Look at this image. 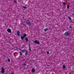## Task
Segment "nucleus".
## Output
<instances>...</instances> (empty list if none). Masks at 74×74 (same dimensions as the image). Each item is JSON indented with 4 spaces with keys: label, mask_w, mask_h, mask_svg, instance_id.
<instances>
[{
    "label": "nucleus",
    "mask_w": 74,
    "mask_h": 74,
    "mask_svg": "<svg viewBox=\"0 0 74 74\" xmlns=\"http://www.w3.org/2000/svg\"><path fill=\"white\" fill-rule=\"evenodd\" d=\"M34 42L36 44H37L38 45H39V44H40V42H39V41H37V40H35L34 41Z\"/></svg>",
    "instance_id": "obj_1"
},
{
    "label": "nucleus",
    "mask_w": 74,
    "mask_h": 74,
    "mask_svg": "<svg viewBox=\"0 0 74 74\" xmlns=\"http://www.w3.org/2000/svg\"><path fill=\"white\" fill-rule=\"evenodd\" d=\"M5 70V69L4 68H2L1 69V72L2 73H4V72H5V71L4 70Z\"/></svg>",
    "instance_id": "obj_2"
},
{
    "label": "nucleus",
    "mask_w": 74,
    "mask_h": 74,
    "mask_svg": "<svg viewBox=\"0 0 74 74\" xmlns=\"http://www.w3.org/2000/svg\"><path fill=\"white\" fill-rule=\"evenodd\" d=\"M21 51H22V52H23V53H25V52H26V50L25 49H23V50H22V49H21Z\"/></svg>",
    "instance_id": "obj_3"
},
{
    "label": "nucleus",
    "mask_w": 74,
    "mask_h": 74,
    "mask_svg": "<svg viewBox=\"0 0 74 74\" xmlns=\"http://www.w3.org/2000/svg\"><path fill=\"white\" fill-rule=\"evenodd\" d=\"M7 31L8 32V33H11V30L10 29H7Z\"/></svg>",
    "instance_id": "obj_4"
},
{
    "label": "nucleus",
    "mask_w": 74,
    "mask_h": 74,
    "mask_svg": "<svg viewBox=\"0 0 74 74\" xmlns=\"http://www.w3.org/2000/svg\"><path fill=\"white\" fill-rule=\"evenodd\" d=\"M17 34L18 36H20V32H19V31H17Z\"/></svg>",
    "instance_id": "obj_5"
},
{
    "label": "nucleus",
    "mask_w": 74,
    "mask_h": 74,
    "mask_svg": "<svg viewBox=\"0 0 74 74\" xmlns=\"http://www.w3.org/2000/svg\"><path fill=\"white\" fill-rule=\"evenodd\" d=\"M69 32H66L65 33V35H66V36H69Z\"/></svg>",
    "instance_id": "obj_6"
},
{
    "label": "nucleus",
    "mask_w": 74,
    "mask_h": 74,
    "mask_svg": "<svg viewBox=\"0 0 74 74\" xmlns=\"http://www.w3.org/2000/svg\"><path fill=\"white\" fill-rule=\"evenodd\" d=\"M27 25H31V22H27Z\"/></svg>",
    "instance_id": "obj_7"
},
{
    "label": "nucleus",
    "mask_w": 74,
    "mask_h": 74,
    "mask_svg": "<svg viewBox=\"0 0 74 74\" xmlns=\"http://www.w3.org/2000/svg\"><path fill=\"white\" fill-rule=\"evenodd\" d=\"M32 73H34L35 72V69H33L32 70Z\"/></svg>",
    "instance_id": "obj_8"
},
{
    "label": "nucleus",
    "mask_w": 74,
    "mask_h": 74,
    "mask_svg": "<svg viewBox=\"0 0 74 74\" xmlns=\"http://www.w3.org/2000/svg\"><path fill=\"white\" fill-rule=\"evenodd\" d=\"M25 53V56H26V55L28 53V51H27V50L26 51Z\"/></svg>",
    "instance_id": "obj_9"
},
{
    "label": "nucleus",
    "mask_w": 74,
    "mask_h": 74,
    "mask_svg": "<svg viewBox=\"0 0 74 74\" xmlns=\"http://www.w3.org/2000/svg\"><path fill=\"white\" fill-rule=\"evenodd\" d=\"M25 40H26V41H27V42H28V41H29V39H28L27 38H25Z\"/></svg>",
    "instance_id": "obj_10"
},
{
    "label": "nucleus",
    "mask_w": 74,
    "mask_h": 74,
    "mask_svg": "<svg viewBox=\"0 0 74 74\" xmlns=\"http://www.w3.org/2000/svg\"><path fill=\"white\" fill-rule=\"evenodd\" d=\"M62 67L64 69H65V68H66V66H65L64 65H63Z\"/></svg>",
    "instance_id": "obj_11"
},
{
    "label": "nucleus",
    "mask_w": 74,
    "mask_h": 74,
    "mask_svg": "<svg viewBox=\"0 0 74 74\" xmlns=\"http://www.w3.org/2000/svg\"><path fill=\"white\" fill-rule=\"evenodd\" d=\"M48 30V29L46 28L45 29H44V31H45V32H47V31Z\"/></svg>",
    "instance_id": "obj_12"
},
{
    "label": "nucleus",
    "mask_w": 74,
    "mask_h": 74,
    "mask_svg": "<svg viewBox=\"0 0 74 74\" xmlns=\"http://www.w3.org/2000/svg\"><path fill=\"white\" fill-rule=\"evenodd\" d=\"M27 36V35L26 34H24L23 36V37H26Z\"/></svg>",
    "instance_id": "obj_13"
},
{
    "label": "nucleus",
    "mask_w": 74,
    "mask_h": 74,
    "mask_svg": "<svg viewBox=\"0 0 74 74\" xmlns=\"http://www.w3.org/2000/svg\"><path fill=\"white\" fill-rule=\"evenodd\" d=\"M21 40H23V39H24V37L23 36H21Z\"/></svg>",
    "instance_id": "obj_14"
},
{
    "label": "nucleus",
    "mask_w": 74,
    "mask_h": 74,
    "mask_svg": "<svg viewBox=\"0 0 74 74\" xmlns=\"http://www.w3.org/2000/svg\"><path fill=\"white\" fill-rule=\"evenodd\" d=\"M68 17L69 20H71V18L69 16H68Z\"/></svg>",
    "instance_id": "obj_15"
},
{
    "label": "nucleus",
    "mask_w": 74,
    "mask_h": 74,
    "mask_svg": "<svg viewBox=\"0 0 74 74\" xmlns=\"http://www.w3.org/2000/svg\"><path fill=\"white\" fill-rule=\"evenodd\" d=\"M23 8H25V9H26V8H27L25 6H23Z\"/></svg>",
    "instance_id": "obj_16"
},
{
    "label": "nucleus",
    "mask_w": 74,
    "mask_h": 74,
    "mask_svg": "<svg viewBox=\"0 0 74 74\" xmlns=\"http://www.w3.org/2000/svg\"><path fill=\"white\" fill-rule=\"evenodd\" d=\"M20 55L21 56H22V53L21 52H20Z\"/></svg>",
    "instance_id": "obj_17"
},
{
    "label": "nucleus",
    "mask_w": 74,
    "mask_h": 74,
    "mask_svg": "<svg viewBox=\"0 0 74 74\" xmlns=\"http://www.w3.org/2000/svg\"><path fill=\"white\" fill-rule=\"evenodd\" d=\"M67 8L68 9H69V5H68L67 6Z\"/></svg>",
    "instance_id": "obj_18"
},
{
    "label": "nucleus",
    "mask_w": 74,
    "mask_h": 74,
    "mask_svg": "<svg viewBox=\"0 0 74 74\" xmlns=\"http://www.w3.org/2000/svg\"><path fill=\"white\" fill-rule=\"evenodd\" d=\"M14 2H15V3H17V2H16V1H14Z\"/></svg>",
    "instance_id": "obj_19"
},
{
    "label": "nucleus",
    "mask_w": 74,
    "mask_h": 74,
    "mask_svg": "<svg viewBox=\"0 0 74 74\" xmlns=\"http://www.w3.org/2000/svg\"><path fill=\"white\" fill-rule=\"evenodd\" d=\"M8 62H10V61H10V59H8Z\"/></svg>",
    "instance_id": "obj_20"
},
{
    "label": "nucleus",
    "mask_w": 74,
    "mask_h": 74,
    "mask_svg": "<svg viewBox=\"0 0 74 74\" xmlns=\"http://www.w3.org/2000/svg\"><path fill=\"white\" fill-rule=\"evenodd\" d=\"M23 66H26V64L25 63L24 64H23Z\"/></svg>",
    "instance_id": "obj_21"
},
{
    "label": "nucleus",
    "mask_w": 74,
    "mask_h": 74,
    "mask_svg": "<svg viewBox=\"0 0 74 74\" xmlns=\"http://www.w3.org/2000/svg\"><path fill=\"white\" fill-rule=\"evenodd\" d=\"M47 54H49V51H47Z\"/></svg>",
    "instance_id": "obj_22"
},
{
    "label": "nucleus",
    "mask_w": 74,
    "mask_h": 74,
    "mask_svg": "<svg viewBox=\"0 0 74 74\" xmlns=\"http://www.w3.org/2000/svg\"><path fill=\"white\" fill-rule=\"evenodd\" d=\"M63 4L64 5L65 4V3L64 2H63Z\"/></svg>",
    "instance_id": "obj_23"
},
{
    "label": "nucleus",
    "mask_w": 74,
    "mask_h": 74,
    "mask_svg": "<svg viewBox=\"0 0 74 74\" xmlns=\"http://www.w3.org/2000/svg\"><path fill=\"white\" fill-rule=\"evenodd\" d=\"M29 50L30 51H31V50H30V46H29Z\"/></svg>",
    "instance_id": "obj_24"
},
{
    "label": "nucleus",
    "mask_w": 74,
    "mask_h": 74,
    "mask_svg": "<svg viewBox=\"0 0 74 74\" xmlns=\"http://www.w3.org/2000/svg\"><path fill=\"white\" fill-rule=\"evenodd\" d=\"M23 18H25V17H23Z\"/></svg>",
    "instance_id": "obj_25"
},
{
    "label": "nucleus",
    "mask_w": 74,
    "mask_h": 74,
    "mask_svg": "<svg viewBox=\"0 0 74 74\" xmlns=\"http://www.w3.org/2000/svg\"><path fill=\"white\" fill-rule=\"evenodd\" d=\"M70 28H71V29L72 28L71 27H70Z\"/></svg>",
    "instance_id": "obj_26"
},
{
    "label": "nucleus",
    "mask_w": 74,
    "mask_h": 74,
    "mask_svg": "<svg viewBox=\"0 0 74 74\" xmlns=\"http://www.w3.org/2000/svg\"><path fill=\"white\" fill-rule=\"evenodd\" d=\"M73 22V23H74V22Z\"/></svg>",
    "instance_id": "obj_27"
},
{
    "label": "nucleus",
    "mask_w": 74,
    "mask_h": 74,
    "mask_svg": "<svg viewBox=\"0 0 74 74\" xmlns=\"http://www.w3.org/2000/svg\"><path fill=\"white\" fill-rule=\"evenodd\" d=\"M66 1H67V0H66Z\"/></svg>",
    "instance_id": "obj_28"
}]
</instances>
